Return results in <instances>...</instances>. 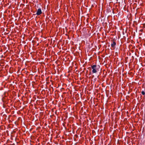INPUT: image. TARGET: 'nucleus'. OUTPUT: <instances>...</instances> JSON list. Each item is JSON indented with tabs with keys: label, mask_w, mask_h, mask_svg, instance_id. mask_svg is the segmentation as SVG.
<instances>
[{
	"label": "nucleus",
	"mask_w": 145,
	"mask_h": 145,
	"mask_svg": "<svg viewBox=\"0 0 145 145\" xmlns=\"http://www.w3.org/2000/svg\"><path fill=\"white\" fill-rule=\"evenodd\" d=\"M91 68L92 69V72L93 73H96L97 72V70L98 69V68H97L96 65H93L91 66Z\"/></svg>",
	"instance_id": "nucleus-1"
},
{
	"label": "nucleus",
	"mask_w": 145,
	"mask_h": 145,
	"mask_svg": "<svg viewBox=\"0 0 145 145\" xmlns=\"http://www.w3.org/2000/svg\"><path fill=\"white\" fill-rule=\"evenodd\" d=\"M42 13V11L41 9L39 8L37 11L36 13V14L37 15H39Z\"/></svg>",
	"instance_id": "nucleus-2"
},
{
	"label": "nucleus",
	"mask_w": 145,
	"mask_h": 145,
	"mask_svg": "<svg viewBox=\"0 0 145 145\" xmlns=\"http://www.w3.org/2000/svg\"><path fill=\"white\" fill-rule=\"evenodd\" d=\"M116 44V42L114 41H113L112 43L111 44V46L114 48Z\"/></svg>",
	"instance_id": "nucleus-3"
},
{
	"label": "nucleus",
	"mask_w": 145,
	"mask_h": 145,
	"mask_svg": "<svg viewBox=\"0 0 145 145\" xmlns=\"http://www.w3.org/2000/svg\"><path fill=\"white\" fill-rule=\"evenodd\" d=\"M141 93L143 95H144L145 94V92H144V91H142V92H141Z\"/></svg>",
	"instance_id": "nucleus-4"
}]
</instances>
